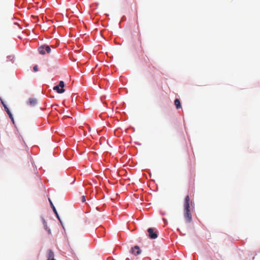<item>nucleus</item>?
<instances>
[{"mask_svg":"<svg viewBox=\"0 0 260 260\" xmlns=\"http://www.w3.org/2000/svg\"><path fill=\"white\" fill-rule=\"evenodd\" d=\"M192 201L190 200L189 196H186L183 204V215L187 223H190L192 221V215L191 213V206Z\"/></svg>","mask_w":260,"mask_h":260,"instance_id":"1","label":"nucleus"},{"mask_svg":"<svg viewBox=\"0 0 260 260\" xmlns=\"http://www.w3.org/2000/svg\"><path fill=\"white\" fill-rule=\"evenodd\" d=\"M64 83L62 81H60L58 85L53 87V89L58 93H62L64 92Z\"/></svg>","mask_w":260,"mask_h":260,"instance_id":"2","label":"nucleus"},{"mask_svg":"<svg viewBox=\"0 0 260 260\" xmlns=\"http://www.w3.org/2000/svg\"><path fill=\"white\" fill-rule=\"evenodd\" d=\"M38 51L40 54L44 55L46 53H49L51 52V49L49 46L42 45L39 47Z\"/></svg>","mask_w":260,"mask_h":260,"instance_id":"3","label":"nucleus"},{"mask_svg":"<svg viewBox=\"0 0 260 260\" xmlns=\"http://www.w3.org/2000/svg\"><path fill=\"white\" fill-rule=\"evenodd\" d=\"M148 233L149 237L150 239H156L157 237V234L156 231L153 228H149L148 229Z\"/></svg>","mask_w":260,"mask_h":260,"instance_id":"4","label":"nucleus"},{"mask_svg":"<svg viewBox=\"0 0 260 260\" xmlns=\"http://www.w3.org/2000/svg\"><path fill=\"white\" fill-rule=\"evenodd\" d=\"M131 252L135 255H138L141 253V250L138 246H135L131 249Z\"/></svg>","mask_w":260,"mask_h":260,"instance_id":"5","label":"nucleus"},{"mask_svg":"<svg viewBox=\"0 0 260 260\" xmlns=\"http://www.w3.org/2000/svg\"><path fill=\"white\" fill-rule=\"evenodd\" d=\"M47 260H55L54 259V252L50 249L47 251Z\"/></svg>","mask_w":260,"mask_h":260,"instance_id":"6","label":"nucleus"},{"mask_svg":"<svg viewBox=\"0 0 260 260\" xmlns=\"http://www.w3.org/2000/svg\"><path fill=\"white\" fill-rule=\"evenodd\" d=\"M28 104L31 106H34L37 105V100L35 98H30L28 100Z\"/></svg>","mask_w":260,"mask_h":260,"instance_id":"7","label":"nucleus"},{"mask_svg":"<svg viewBox=\"0 0 260 260\" xmlns=\"http://www.w3.org/2000/svg\"><path fill=\"white\" fill-rule=\"evenodd\" d=\"M49 202H50V205H51V208H52L53 209V212H54V213L55 214V215H56L57 217L58 218V219L60 221V219H59V216H58V214L57 213V212L54 207V206L53 205L52 201H51V200L50 199H49Z\"/></svg>","mask_w":260,"mask_h":260,"instance_id":"8","label":"nucleus"},{"mask_svg":"<svg viewBox=\"0 0 260 260\" xmlns=\"http://www.w3.org/2000/svg\"><path fill=\"white\" fill-rule=\"evenodd\" d=\"M42 221H43V224H44V226L45 228V229L48 232V233L49 234H51V230L50 229L48 228V227L47 226V222H46L45 220L44 219V218H42Z\"/></svg>","mask_w":260,"mask_h":260,"instance_id":"9","label":"nucleus"},{"mask_svg":"<svg viewBox=\"0 0 260 260\" xmlns=\"http://www.w3.org/2000/svg\"><path fill=\"white\" fill-rule=\"evenodd\" d=\"M174 104H175L177 109H179L181 108L180 102L179 99H175V100L174 101Z\"/></svg>","mask_w":260,"mask_h":260,"instance_id":"10","label":"nucleus"},{"mask_svg":"<svg viewBox=\"0 0 260 260\" xmlns=\"http://www.w3.org/2000/svg\"><path fill=\"white\" fill-rule=\"evenodd\" d=\"M4 107L5 110H6V111L7 112L8 114H9L10 113H11V112L10 111L8 108L7 107V106L6 105H4Z\"/></svg>","mask_w":260,"mask_h":260,"instance_id":"11","label":"nucleus"},{"mask_svg":"<svg viewBox=\"0 0 260 260\" xmlns=\"http://www.w3.org/2000/svg\"><path fill=\"white\" fill-rule=\"evenodd\" d=\"M33 70L35 72H37L38 71V66H35L33 68Z\"/></svg>","mask_w":260,"mask_h":260,"instance_id":"12","label":"nucleus"},{"mask_svg":"<svg viewBox=\"0 0 260 260\" xmlns=\"http://www.w3.org/2000/svg\"><path fill=\"white\" fill-rule=\"evenodd\" d=\"M85 201H86V200H85V196H83L82 197V202H85Z\"/></svg>","mask_w":260,"mask_h":260,"instance_id":"13","label":"nucleus"},{"mask_svg":"<svg viewBox=\"0 0 260 260\" xmlns=\"http://www.w3.org/2000/svg\"><path fill=\"white\" fill-rule=\"evenodd\" d=\"M8 115H9V116L10 118L11 119V120H12V121H13V116H12V113H10V114H8Z\"/></svg>","mask_w":260,"mask_h":260,"instance_id":"14","label":"nucleus"},{"mask_svg":"<svg viewBox=\"0 0 260 260\" xmlns=\"http://www.w3.org/2000/svg\"><path fill=\"white\" fill-rule=\"evenodd\" d=\"M0 99H1V102H2V104H3V105H5V104H4V102L3 101L2 99L1 98Z\"/></svg>","mask_w":260,"mask_h":260,"instance_id":"15","label":"nucleus"}]
</instances>
